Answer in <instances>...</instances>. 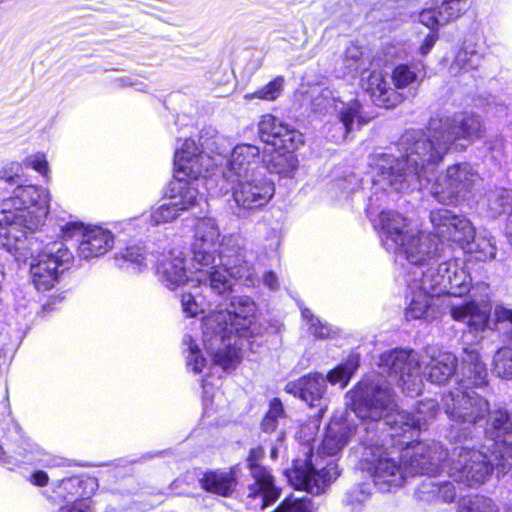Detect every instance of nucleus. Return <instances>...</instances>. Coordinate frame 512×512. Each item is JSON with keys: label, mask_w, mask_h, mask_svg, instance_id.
I'll list each match as a JSON object with an SVG mask.
<instances>
[{"label": "nucleus", "mask_w": 512, "mask_h": 512, "mask_svg": "<svg viewBox=\"0 0 512 512\" xmlns=\"http://www.w3.org/2000/svg\"><path fill=\"white\" fill-rule=\"evenodd\" d=\"M484 126L478 115L455 113L435 115L428 122L426 132L407 131L401 138V158L381 155L376 163L374 182L399 192L421 190L430 183V175L457 141L469 143L481 138Z\"/></svg>", "instance_id": "f257e3e1"}, {"label": "nucleus", "mask_w": 512, "mask_h": 512, "mask_svg": "<svg viewBox=\"0 0 512 512\" xmlns=\"http://www.w3.org/2000/svg\"><path fill=\"white\" fill-rule=\"evenodd\" d=\"M191 253L194 264L198 265V275L191 281L202 284L217 296L226 298L232 291L230 277L242 280L246 286H254L258 281L244 240L234 234L221 237L213 218H203L197 223Z\"/></svg>", "instance_id": "f03ea898"}, {"label": "nucleus", "mask_w": 512, "mask_h": 512, "mask_svg": "<svg viewBox=\"0 0 512 512\" xmlns=\"http://www.w3.org/2000/svg\"><path fill=\"white\" fill-rule=\"evenodd\" d=\"M365 425V436L361 438L362 452L359 460L360 467L373 478V484L401 486L406 477L417 473H433L437 464L420 462L418 457L425 458L426 452H433L431 459L440 461L444 456L443 446L435 441L415 443L403 437L389 436L391 430L375 428L376 420H362Z\"/></svg>", "instance_id": "7ed1b4c3"}, {"label": "nucleus", "mask_w": 512, "mask_h": 512, "mask_svg": "<svg viewBox=\"0 0 512 512\" xmlns=\"http://www.w3.org/2000/svg\"><path fill=\"white\" fill-rule=\"evenodd\" d=\"M356 415L362 420H376L375 428H389V436L412 438L438 413V403L434 399L421 401L415 413L399 410L394 403V394L386 380L381 377L361 381L354 390L348 392Z\"/></svg>", "instance_id": "20e7f679"}, {"label": "nucleus", "mask_w": 512, "mask_h": 512, "mask_svg": "<svg viewBox=\"0 0 512 512\" xmlns=\"http://www.w3.org/2000/svg\"><path fill=\"white\" fill-rule=\"evenodd\" d=\"M511 432L512 422L508 412H492L485 429V444L481 449L469 444L455 447L452 460L445 464L447 476L458 484L474 487L486 482L494 467L505 473L512 467V443L502 437Z\"/></svg>", "instance_id": "39448f33"}, {"label": "nucleus", "mask_w": 512, "mask_h": 512, "mask_svg": "<svg viewBox=\"0 0 512 512\" xmlns=\"http://www.w3.org/2000/svg\"><path fill=\"white\" fill-rule=\"evenodd\" d=\"M347 405L351 407L354 416L346 413L345 416L333 418L327 426L319 453L314 454L311 446L306 443L302 446L303 458L298 457L294 460L293 467L287 471L289 483L298 490L306 491L313 495H320L325 492L327 487L339 476L337 465L333 462L322 463L321 454L334 456L341 451L359 430V424L355 418L360 421V428L364 430L361 418L353 410L352 401L346 394Z\"/></svg>", "instance_id": "423d86ee"}, {"label": "nucleus", "mask_w": 512, "mask_h": 512, "mask_svg": "<svg viewBox=\"0 0 512 512\" xmlns=\"http://www.w3.org/2000/svg\"><path fill=\"white\" fill-rule=\"evenodd\" d=\"M461 374L458 387L443 395L441 407L448 419L465 427L451 426L445 437L454 443H464L473 439V430L490 412L488 400L471 387H482L487 383V369L473 347L463 349Z\"/></svg>", "instance_id": "0eeeda50"}, {"label": "nucleus", "mask_w": 512, "mask_h": 512, "mask_svg": "<svg viewBox=\"0 0 512 512\" xmlns=\"http://www.w3.org/2000/svg\"><path fill=\"white\" fill-rule=\"evenodd\" d=\"M256 312L248 296H233L230 309L213 311L203 319V343L214 364L223 370L234 369L240 362L237 339L253 335L252 320Z\"/></svg>", "instance_id": "6e6552de"}, {"label": "nucleus", "mask_w": 512, "mask_h": 512, "mask_svg": "<svg viewBox=\"0 0 512 512\" xmlns=\"http://www.w3.org/2000/svg\"><path fill=\"white\" fill-rule=\"evenodd\" d=\"M49 192L41 186L18 185L12 196L3 200L2 211L12 212L16 219L25 222V229L37 230L49 213Z\"/></svg>", "instance_id": "1a4fd4ad"}, {"label": "nucleus", "mask_w": 512, "mask_h": 512, "mask_svg": "<svg viewBox=\"0 0 512 512\" xmlns=\"http://www.w3.org/2000/svg\"><path fill=\"white\" fill-rule=\"evenodd\" d=\"M224 144L225 139L222 136H216L210 142L201 143V146L219 158L218 165H222L225 161L223 176L227 180L236 182L250 177L251 173L264 172L265 168L259 166L260 149L257 146L251 144L237 145L227 158L224 156L227 151Z\"/></svg>", "instance_id": "9d476101"}, {"label": "nucleus", "mask_w": 512, "mask_h": 512, "mask_svg": "<svg viewBox=\"0 0 512 512\" xmlns=\"http://www.w3.org/2000/svg\"><path fill=\"white\" fill-rule=\"evenodd\" d=\"M482 178L468 163L449 166L445 174L431 184L430 194L442 204H452L478 190Z\"/></svg>", "instance_id": "9b49d317"}, {"label": "nucleus", "mask_w": 512, "mask_h": 512, "mask_svg": "<svg viewBox=\"0 0 512 512\" xmlns=\"http://www.w3.org/2000/svg\"><path fill=\"white\" fill-rule=\"evenodd\" d=\"M31 279L39 291H46L54 287L58 282L59 275L67 269L73 259L70 250L63 242L56 241L49 243L36 256L33 249L29 251Z\"/></svg>", "instance_id": "f8f14e48"}, {"label": "nucleus", "mask_w": 512, "mask_h": 512, "mask_svg": "<svg viewBox=\"0 0 512 512\" xmlns=\"http://www.w3.org/2000/svg\"><path fill=\"white\" fill-rule=\"evenodd\" d=\"M379 366L397 380L398 385L408 396L420 394L423 385L421 364L415 351L395 349L385 352L380 357Z\"/></svg>", "instance_id": "ddd939ff"}, {"label": "nucleus", "mask_w": 512, "mask_h": 512, "mask_svg": "<svg viewBox=\"0 0 512 512\" xmlns=\"http://www.w3.org/2000/svg\"><path fill=\"white\" fill-rule=\"evenodd\" d=\"M233 190V199L242 211H252L265 206L273 197V182L264 172L251 173L250 177L237 181Z\"/></svg>", "instance_id": "4468645a"}, {"label": "nucleus", "mask_w": 512, "mask_h": 512, "mask_svg": "<svg viewBox=\"0 0 512 512\" xmlns=\"http://www.w3.org/2000/svg\"><path fill=\"white\" fill-rule=\"evenodd\" d=\"M313 106L318 111L328 112L333 109L339 121L343 124L345 129V136L356 128H360L366 124L370 117L364 115L361 104L358 100L353 99L348 102L341 101L334 95L330 88H324L320 93L314 97Z\"/></svg>", "instance_id": "2eb2a0df"}, {"label": "nucleus", "mask_w": 512, "mask_h": 512, "mask_svg": "<svg viewBox=\"0 0 512 512\" xmlns=\"http://www.w3.org/2000/svg\"><path fill=\"white\" fill-rule=\"evenodd\" d=\"M399 248L392 251L403 256L410 264L414 265V272L417 269L426 271L431 266L438 251V241L431 233L412 230L398 244Z\"/></svg>", "instance_id": "dca6fc26"}, {"label": "nucleus", "mask_w": 512, "mask_h": 512, "mask_svg": "<svg viewBox=\"0 0 512 512\" xmlns=\"http://www.w3.org/2000/svg\"><path fill=\"white\" fill-rule=\"evenodd\" d=\"M436 240H448L460 244L469 245L475 237V231L470 221L452 214L448 209L433 210L430 214Z\"/></svg>", "instance_id": "f3484780"}, {"label": "nucleus", "mask_w": 512, "mask_h": 512, "mask_svg": "<svg viewBox=\"0 0 512 512\" xmlns=\"http://www.w3.org/2000/svg\"><path fill=\"white\" fill-rule=\"evenodd\" d=\"M25 222L16 219L12 212L0 211V247L11 253L17 261H26L34 245L25 230Z\"/></svg>", "instance_id": "a211bd4d"}, {"label": "nucleus", "mask_w": 512, "mask_h": 512, "mask_svg": "<svg viewBox=\"0 0 512 512\" xmlns=\"http://www.w3.org/2000/svg\"><path fill=\"white\" fill-rule=\"evenodd\" d=\"M444 456L443 458L438 461L437 459H431L430 456H433V452H426L425 458H420V462L426 463L427 466L430 465V462H434L437 464V471L433 473H421L422 475H427L428 477L424 479L416 488L415 495L416 497L424 502L430 503V502H436V501H443L450 503L454 501L456 497V488L450 481H441L436 479V475L440 473V470L442 468V463L446 460L447 452L444 449Z\"/></svg>", "instance_id": "6ab92c4d"}, {"label": "nucleus", "mask_w": 512, "mask_h": 512, "mask_svg": "<svg viewBox=\"0 0 512 512\" xmlns=\"http://www.w3.org/2000/svg\"><path fill=\"white\" fill-rule=\"evenodd\" d=\"M261 140L273 148L295 150L303 143L302 134L271 114L263 115L259 122Z\"/></svg>", "instance_id": "aec40b11"}, {"label": "nucleus", "mask_w": 512, "mask_h": 512, "mask_svg": "<svg viewBox=\"0 0 512 512\" xmlns=\"http://www.w3.org/2000/svg\"><path fill=\"white\" fill-rule=\"evenodd\" d=\"M326 388V379L320 373L303 376L286 385L288 393L298 396L311 407L319 408L316 415L317 418H321L327 409V405L323 400Z\"/></svg>", "instance_id": "412c9836"}, {"label": "nucleus", "mask_w": 512, "mask_h": 512, "mask_svg": "<svg viewBox=\"0 0 512 512\" xmlns=\"http://www.w3.org/2000/svg\"><path fill=\"white\" fill-rule=\"evenodd\" d=\"M373 225L380 234L383 246L390 252L399 248L400 241L413 230L405 217L392 210L379 213Z\"/></svg>", "instance_id": "4be33fe9"}, {"label": "nucleus", "mask_w": 512, "mask_h": 512, "mask_svg": "<svg viewBox=\"0 0 512 512\" xmlns=\"http://www.w3.org/2000/svg\"><path fill=\"white\" fill-rule=\"evenodd\" d=\"M75 230L80 233L77 252L82 259L100 257L113 247L114 237L107 229L93 226L84 229L75 227Z\"/></svg>", "instance_id": "5701e85b"}, {"label": "nucleus", "mask_w": 512, "mask_h": 512, "mask_svg": "<svg viewBox=\"0 0 512 512\" xmlns=\"http://www.w3.org/2000/svg\"><path fill=\"white\" fill-rule=\"evenodd\" d=\"M425 275L421 269L409 272L407 275V283L411 290V300L406 308L407 319L428 318L432 313L433 300L437 295L428 289L421 288V284L424 285V283L419 276Z\"/></svg>", "instance_id": "b1692460"}, {"label": "nucleus", "mask_w": 512, "mask_h": 512, "mask_svg": "<svg viewBox=\"0 0 512 512\" xmlns=\"http://www.w3.org/2000/svg\"><path fill=\"white\" fill-rule=\"evenodd\" d=\"M490 312V305L484 301H470L450 308L452 319L465 323L473 331H482L488 326Z\"/></svg>", "instance_id": "393cba45"}, {"label": "nucleus", "mask_w": 512, "mask_h": 512, "mask_svg": "<svg viewBox=\"0 0 512 512\" xmlns=\"http://www.w3.org/2000/svg\"><path fill=\"white\" fill-rule=\"evenodd\" d=\"M253 482L248 484V497L260 499L261 506L265 507L275 502L281 493L276 486L274 476L266 467H254L250 471Z\"/></svg>", "instance_id": "a878e982"}, {"label": "nucleus", "mask_w": 512, "mask_h": 512, "mask_svg": "<svg viewBox=\"0 0 512 512\" xmlns=\"http://www.w3.org/2000/svg\"><path fill=\"white\" fill-rule=\"evenodd\" d=\"M240 468L238 465L228 470H213L204 473L201 486L204 490L220 496H230L238 484Z\"/></svg>", "instance_id": "bb28decb"}, {"label": "nucleus", "mask_w": 512, "mask_h": 512, "mask_svg": "<svg viewBox=\"0 0 512 512\" xmlns=\"http://www.w3.org/2000/svg\"><path fill=\"white\" fill-rule=\"evenodd\" d=\"M197 182L174 177L169 185L168 200L176 206L180 212L190 210L199 204L202 199L197 187Z\"/></svg>", "instance_id": "cd10ccee"}, {"label": "nucleus", "mask_w": 512, "mask_h": 512, "mask_svg": "<svg viewBox=\"0 0 512 512\" xmlns=\"http://www.w3.org/2000/svg\"><path fill=\"white\" fill-rule=\"evenodd\" d=\"M430 360L425 365L426 375L429 381L436 384L445 383L454 375L457 367V358L450 352L438 351L430 353L427 351Z\"/></svg>", "instance_id": "c85d7f7f"}, {"label": "nucleus", "mask_w": 512, "mask_h": 512, "mask_svg": "<svg viewBox=\"0 0 512 512\" xmlns=\"http://www.w3.org/2000/svg\"><path fill=\"white\" fill-rule=\"evenodd\" d=\"M157 272L161 282L173 290L189 280L185 260L182 253L170 252L169 257L162 260L157 266Z\"/></svg>", "instance_id": "c756f323"}, {"label": "nucleus", "mask_w": 512, "mask_h": 512, "mask_svg": "<svg viewBox=\"0 0 512 512\" xmlns=\"http://www.w3.org/2000/svg\"><path fill=\"white\" fill-rule=\"evenodd\" d=\"M368 89L377 105L385 108L394 107L401 101L400 95L389 86L387 80L381 73H372Z\"/></svg>", "instance_id": "7c9ffc66"}, {"label": "nucleus", "mask_w": 512, "mask_h": 512, "mask_svg": "<svg viewBox=\"0 0 512 512\" xmlns=\"http://www.w3.org/2000/svg\"><path fill=\"white\" fill-rule=\"evenodd\" d=\"M439 271L453 274V277L448 280V295L462 296L469 291L471 278L457 261L450 260L439 264Z\"/></svg>", "instance_id": "2f4dec72"}, {"label": "nucleus", "mask_w": 512, "mask_h": 512, "mask_svg": "<svg viewBox=\"0 0 512 512\" xmlns=\"http://www.w3.org/2000/svg\"><path fill=\"white\" fill-rule=\"evenodd\" d=\"M217 156H198L187 163L185 170H174V177L181 179H188L189 181L197 182L198 179L204 176V173L213 170L214 166L218 165Z\"/></svg>", "instance_id": "473e14b6"}, {"label": "nucleus", "mask_w": 512, "mask_h": 512, "mask_svg": "<svg viewBox=\"0 0 512 512\" xmlns=\"http://www.w3.org/2000/svg\"><path fill=\"white\" fill-rule=\"evenodd\" d=\"M270 158L265 160L267 168L280 175H290L298 165V160L292 153L293 150L273 148Z\"/></svg>", "instance_id": "72a5a7b5"}, {"label": "nucleus", "mask_w": 512, "mask_h": 512, "mask_svg": "<svg viewBox=\"0 0 512 512\" xmlns=\"http://www.w3.org/2000/svg\"><path fill=\"white\" fill-rule=\"evenodd\" d=\"M425 276H419L423 279L424 286L421 288L428 289L434 292L437 296L448 293V280L453 277L452 273L439 271V264L437 267L429 266L426 268Z\"/></svg>", "instance_id": "f704fd0d"}, {"label": "nucleus", "mask_w": 512, "mask_h": 512, "mask_svg": "<svg viewBox=\"0 0 512 512\" xmlns=\"http://www.w3.org/2000/svg\"><path fill=\"white\" fill-rule=\"evenodd\" d=\"M396 88H406L420 83L424 78V72L417 65L399 64L391 75Z\"/></svg>", "instance_id": "c9c22d12"}, {"label": "nucleus", "mask_w": 512, "mask_h": 512, "mask_svg": "<svg viewBox=\"0 0 512 512\" xmlns=\"http://www.w3.org/2000/svg\"><path fill=\"white\" fill-rule=\"evenodd\" d=\"M358 366V358L351 356L344 363H341L327 374L325 378L326 382L329 381L332 385L339 384L341 388H344L347 386Z\"/></svg>", "instance_id": "e433bc0d"}, {"label": "nucleus", "mask_w": 512, "mask_h": 512, "mask_svg": "<svg viewBox=\"0 0 512 512\" xmlns=\"http://www.w3.org/2000/svg\"><path fill=\"white\" fill-rule=\"evenodd\" d=\"M208 153L203 152L196 142L192 139H185L174 154V170H185L187 163L198 156H204Z\"/></svg>", "instance_id": "4c0bfd02"}, {"label": "nucleus", "mask_w": 512, "mask_h": 512, "mask_svg": "<svg viewBox=\"0 0 512 512\" xmlns=\"http://www.w3.org/2000/svg\"><path fill=\"white\" fill-rule=\"evenodd\" d=\"M457 512H500V509L491 498L474 496L462 499Z\"/></svg>", "instance_id": "58836bf2"}, {"label": "nucleus", "mask_w": 512, "mask_h": 512, "mask_svg": "<svg viewBox=\"0 0 512 512\" xmlns=\"http://www.w3.org/2000/svg\"><path fill=\"white\" fill-rule=\"evenodd\" d=\"M116 260L119 263V266L123 268H133L140 269L142 266H147L148 258L144 253V250L140 246H131L127 247L124 251L120 252Z\"/></svg>", "instance_id": "ea45409f"}, {"label": "nucleus", "mask_w": 512, "mask_h": 512, "mask_svg": "<svg viewBox=\"0 0 512 512\" xmlns=\"http://www.w3.org/2000/svg\"><path fill=\"white\" fill-rule=\"evenodd\" d=\"M440 24H447L457 19L465 10L467 0H436Z\"/></svg>", "instance_id": "a19ab883"}, {"label": "nucleus", "mask_w": 512, "mask_h": 512, "mask_svg": "<svg viewBox=\"0 0 512 512\" xmlns=\"http://www.w3.org/2000/svg\"><path fill=\"white\" fill-rule=\"evenodd\" d=\"M468 246L479 261H491L496 257L497 249L493 238L490 236H479L473 243L470 241Z\"/></svg>", "instance_id": "79ce46f5"}, {"label": "nucleus", "mask_w": 512, "mask_h": 512, "mask_svg": "<svg viewBox=\"0 0 512 512\" xmlns=\"http://www.w3.org/2000/svg\"><path fill=\"white\" fill-rule=\"evenodd\" d=\"M372 486L370 483L359 484L351 488L345 497L344 503L350 507L351 512H358L363 504L370 498Z\"/></svg>", "instance_id": "37998d69"}, {"label": "nucleus", "mask_w": 512, "mask_h": 512, "mask_svg": "<svg viewBox=\"0 0 512 512\" xmlns=\"http://www.w3.org/2000/svg\"><path fill=\"white\" fill-rule=\"evenodd\" d=\"M285 80L282 76H277L275 79L270 81L263 88L255 91L254 93H247L244 95L245 100L260 99L265 101L276 100L283 90Z\"/></svg>", "instance_id": "c03bdc74"}, {"label": "nucleus", "mask_w": 512, "mask_h": 512, "mask_svg": "<svg viewBox=\"0 0 512 512\" xmlns=\"http://www.w3.org/2000/svg\"><path fill=\"white\" fill-rule=\"evenodd\" d=\"M511 203L512 192L506 189L493 191L487 197V207L492 217L504 213Z\"/></svg>", "instance_id": "a18cd8bd"}, {"label": "nucleus", "mask_w": 512, "mask_h": 512, "mask_svg": "<svg viewBox=\"0 0 512 512\" xmlns=\"http://www.w3.org/2000/svg\"><path fill=\"white\" fill-rule=\"evenodd\" d=\"M493 370L501 378L512 379V347H502L495 353Z\"/></svg>", "instance_id": "49530a36"}, {"label": "nucleus", "mask_w": 512, "mask_h": 512, "mask_svg": "<svg viewBox=\"0 0 512 512\" xmlns=\"http://www.w3.org/2000/svg\"><path fill=\"white\" fill-rule=\"evenodd\" d=\"M480 62L481 55L478 52H476L474 49L464 47L457 52L451 69L453 71H469L476 69L480 65Z\"/></svg>", "instance_id": "de8ad7c7"}, {"label": "nucleus", "mask_w": 512, "mask_h": 512, "mask_svg": "<svg viewBox=\"0 0 512 512\" xmlns=\"http://www.w3.org/2000/svg\"><path fill=\"white\" fill-rule=\"evenodd\" d=\"M183 343L188 347V354L186 356L187 367L196 374L201 373L205 366V358L202 357L200 350L197 345L194 344V340L190 335L183 337Z\"/></svg>", "instance_id": "09e8293b"}, {"label": "nucleus", "mask_w": 512, "mask_h": 512, "mask_svg": "<svg viewBox=\"0 0 512 512\" xmlns=\"http://www.w3.org/2000/svg\"><path fill=\"white\" fill-rule=\"evenodd\" d=\"M284 419L283 405L279 399L275 398L270 402L269 410L262 421V428L265 432H272L276 429L279 422Z\"/></svg>", "instance_id": "8fccbe9b"}, {"label": "nucleus", "mask_w": 512, "mask_h": 512, "mask_svg": "<svg viewBox=\"0 0 512 512\" xmlns=\"http://www.w3.org/2000/svg\"><path fill=\"white\" fill-rule=\"evenodd\" d=\"M302 317L307 321L309 332L316 338L324 339L328 338L332 334V328L322 323L319 318L315 317L308 308L302 309Z\"/></svg>", "instance_id": "3c124183"}, {"label": "nucleus", "mask_w": 512, "mask_h": 512, "mask_svg": "<svg viewBox=\"0 0 512 512\" xmlns=\"http://www.w3.org/2000/svg\"><path fill=\"white\" fill-rule=\"evenodd\" d=\"M179 214L180 210L167 200L157 208L153 209L151 213V221L155 225H159L176 219Z\"/></svg>", "instance_id": "603ef678"}, {"label": "nucleus", "mask_w": 512, "mask_h": 512, "mask_svg": "<svg viewBox=\"0 0 512 512\" xmlns=\"http://www.w3.org/2000/svg\"><path fill=\"white\" fill-rule=\"evenodd\" d=\"M22 174V163L12 161L0 169V181L10 185L18 184V182L21 180Z\"/></svg>", "instance_id": "864d4df0"}, {"label": "nucleus", "mask_w": 512, "mask_h": 512, "mask_svg": "<svg viewBox=\"0 0 512 512\" xmlns=\"http://www.w3.org/2000/svg\"><path fill=\"white\" fill-rule=\"evenodd\" d=\"M30 167L37 171L44 177L49 178V164L44 153H35L27 156L22 163V166Z\"/></svg>", "instance_id": "5fc2aeb1"}, {"label": "nucleus", "mask_w": 512, "mask_h": 512, "mask_svg": "<svg viewBox=\"0 0 512 512\" xmlns=\"http://www.w3.org/2000/svg\"><path fill=\"white\" fill-rule=\"evenodd\" d=\"M181 306L183 312L188 317H194L199 313L204 312V303L203 301H198L196 296L191 293H184L181 296Z\"/></svg>", "instance_id": "6e6d98bb"}, {"label": "nucleus", "mask_w": 512, "mask_h": 512, "mask_svg": "<svg viewBox=\"0 0 512 512\" xmlns=\"http://www.w3.org/2000/svg\"><path fill=\"white\" fill-rule=\"evenodd\" d=\"M362 54V50L359 46L355 44H350L347 46L344 53L343 62L348 72H352L358 69L362 59Z\"/></svg>", "instance_id": "4d7b16f0"}, {"label": "nucleus", "mask_w": 512, "mask_h": 512, "mask_svg": "<svg viewBox=\"0 0 512 512\" xmlns=\"http://www.w3.org/2000/svg\"><path fill=\"white\" fill-rule=\"evenodd\" d=\"M438 10L435 8H427L420 12L419 21L429 29H437V27L442 26L439 21Z\"/></svg>", "instance_id": "13d9d810"}, {"label": "nucleus", "mask_w": 512, "mask_h": 512, "mask_svg": "<svg viewBox=\"0 0 512 512\" xmlns=\"http://www.w3.org/2000/svg\"><path fill=\"white\" fill-rule=\"evenodd\" d=\"M57 512H92L91 501L88 498L77 499L60 507Z\"/></svg>", "instance_id": "bf43d9fd"}, {"label": "nucleus", "mask_w": 512, "mask_h": 512, "mask_svg": "<svg viewBox=\"0 0 512 512\" xmlns=\"http://www.w3.org/2000/svg\"><path fill=\"white\" fill-rule=\"evenodd\" d=\"M85 482L78 477H71L61 481L60 488L66 491L70 495L81 496L82 493L79 491Z\"/></svg>", "instance_id": "052dcab7"}, {"label": "nucleus", "mask_w": 512, "mask_h": 512, "mask_svg": "<svg viewBox=\"0 0 512 512\" xmlns=\"http://www.w3.org/2000/svg\"><path fill=\"white\" fill-rule=\"evenodd\" d=\"M264 457V449L261 446L252 448L247 457V465L250 471H253L254 467H262L259 461Z\"/></svg>", "instance_id": "680f3d73"}, {"label": "nucleus", "mask_w": 512, "mask_h": 512, "mask_svg": "<svg viewBox=\"0 0 512 512\" xmlns=\"http://www.w3.org/2000/svg\"><path fill=\"white\" fill-rule=\"evenodd\" d=\"M494 317L497 322L508 321L512 324V310L498 305L494 309Z\"/></svg>", "instance_id": "e2e57ef3"}, {"label": "nucleus", "mask_w": 512, "mask_h": 512, "mask_svg": "<svg viewBox=\"0 0 512 512\" xmlns=\"http://www.w3.org/2000/svg\"><path fill=\"white\" fill-rule=\"evenodd\" d=\"M437 40L436 33H429L424 39L423 44L420 46V53L422 55H427L430 50L433 48Z\"/></svg>", "instance_id": "0e129e2a"}, {"label": "nucleus", "mask_w": 512, "mask_h": 512, "mask_svg": "<svg viewBox=\"0 0 512 512\" xmlns=\"http://www.w3.org/2000/svg\"><path fill=\"white\" fill-rule=\"evenodd\" d=\"M263 283L266 287L271 290H276L279 286L278 278L276 274L272 271L266 272L263 275Z\"/></svg>", "instance_id": "69168bd1"}, {"label": "nucleus", "mask_w": 512, "mask_h": 512, "mask_svg": "<svg viewBox=\"0 0 512 512\" xmlns=\"http://www.w3.org/2000/svg\"><path fill=\"white\" fill-rule=\"evenodd\" d=\"M48 475L44 471H36L31 475V482L37 486L47 485Z\"/></svg>", "instance_id": "338daca9"}, {"label": "nucleus", "mask_w": 512, "mask_h": 512, "mask_svg": "<svg viewBox=\"0 0 512 512\" xmlns=\"http://www.w3.org/2000/svg\"><path fill=\"white\" fill-rule=\"evenodd\" d=\"M4 455H5V452H4L3 448L0 446V462L4 465L11 464L12 462H11L10 458H6V457H4Z\"/></svg>", "instance_id": "774afa93"}]
</instances>
